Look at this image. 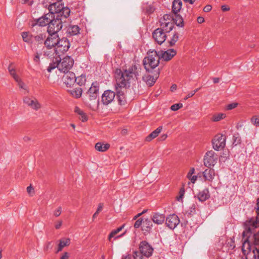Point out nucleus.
<instances>
[{
    "label": "nucleus",
    "instance_id": "obj_18",
    "mask_svg": "<svg viewBox=\"0 0 259 259\" xmlns=\"http://www.w3.org/2000/svg\"><path fill=\"white\" fill-rule=\"evenodd\" d=\"M99 84L97 81L92 83L87 94L91 100H95L97 98L99 94Z\"/></svg>",
    "mask_w": 259,
    "mask_h": 259
},
{
    "label": "nucleus",
    "instance_id": "obj_16",
    "mask_svg": "<svg viewBox=\"0 0 259 259\" xmlns=\"http://www.w3.org/2000/svg\"><path fill=\"white\" fill-rule=\"evenodd\" d=\"M158 54L160 57V59H162L164 61H168L176 56L177 52L174 49H168L165 51H161L158 52Z\"/></svg>",
    "mask_w": 259,
    "mask_h": 259
},
{
    "label": "nucleus",
    "instance_id": "obj_26",
    "mask_svg": "<svg viewBox=\"0 0 259 259\" xmlns=\"http://www.w3.org/2000/svg\"><path fill=\"white\" fill-rule=\"evenodd\" d=\"M80 28L78 25H70L67 30V33L70 36L76 35L79 33Z\"/></svg>",
    "mask_w": 259,
    "mask_h": 259
},
{
    "label": "nucleus",
    "instance_id": "obj_32",
    "mask_svg": "<svg viewBox=\"0 0 259 259\" xmlns=\"http://www.w3.org/2000/svg\"><path fill=\"white\" fill-rule=\"evenodd\" d=\"M68 92L73 97L75 98H79L82 95V90L80 88H77L73 90H68Z\"/></svg>",
    "mask_w": 259,
    "mask_h": 259
},
{
    "label": "nucleus",
    "instance_id": "obj_27",
    "mask_svg": "<svg viewBox=\"0 0 259 259\" xmlns=\"http://www.w3.org/2000/svg\"><path fill=\"white\" fill-rule=\"evenodd\" d=\"M162 130V126H159L155 130L150 134L147 137H146V140L148 142L151 141L152 140L154 139L158 136L159 134L161 132Z\"/></svg>",
    "mask_w": 259,
    "mask_h": 259
},
{
    "label": "nucleus",
    "instance_id": "obj_34",
    "mask_svg": "<svg viewBox=\"0 0 259 259\" xmlns=\"http://www.w3.org/2000/svg\"><path fill=\"white\" fill-rule=\"evenodd\" d=\"M153 225L152 222L148 219H143V229L147 231H150L152 229Z\"/></svg>",
    "mask_w": 259,
    "mask_h": 259
},
{
    "label": "nucleus",
    "instance_id": "obj_51",
    "mask_svg": "<svg viewBox=\"0 0 259 259\" xmlns=\"http://www.w3.org/2000/svg\"><path fill=\"white\" fill-rule=\"evenodd\" d=\"M238 105L237 103H232L227 105L226 109L228 110H231L235 108Z\"/></svg>",
    "mask_w": 259,
    "mask_h": 259
},
{
    "label": "nucleus",
    "instance_id": "obj_3",
    "mask_svg": "<svg viewBox=\"0 0 259 259\" xmlns=\"http://www.w3.org/2000/svg\"><path fill=\"white\" fill-rule=\"evenodd\" d=\"M74 64L73 59L70 56H66L62 60L60 56L53 57L52 62L47 68V71L51 72L53 69L57 68L59 71L63 73L69 72V70Z\"/></svg>",
    "mask_w": 259,
    "mask_h": 259
},
{
    "label": "nucleus",
    "instance_id": "obj_41",
    "mask_svg": "<svg viewBox=\"0 0 259 259\" xmlns=\"http://www.w3.org/2000/svg\"><path fill=\"white\" fill-rule=\"evenodd\" d=\"M16 81L17 82V84L20 88L25 90L27 93L29 92V89L28 87L25 84V83L22 81V80L19 78L18 79V80H16Z\"/></svg>",
    "mask_w": 259,
    "mask_h": 259
},
{
    "label": "nucleus",
    "instance_id": "obj_6",
    "mask_svg": "<svg viewBox=\"0 0 259 259\" xmlns=\"http://www.w3.org/2000/svg\"><path fill=\"white\" fill-rule=\"evenodd\" d=\"M62 21L61 18L55 19V15L52 17L50 23L48 27V33H57L62 28Z\"/></svg>",
    "mask_w": 259,
    "mask_h": 259
},
{
    "label": "nucleus",
    "instance_id": "obj_37",
    "mask_svg": "<svg viewBox=\"0 0 259 259\" xmlns=\"http://www.w3.org/2000/svg\"><path fill=\"white\" fill-rule=\"evenodd\" d=\"M175 17L174 18V21H175L176 24L180 27L184 26V21L181 16L179 15L175 14Z\"/></svg>",
    "mask_w": 259,
    "mask_h": 259
},
{
    "label": "nucleus",
    "instance_id": "obj_10",
    "mask_svg": "<svg viewBox=\"0 0 259 259\" xmlns=\"http://www.w3.org/2000/svg\"><path fill=\"white\" fill-rule=\"evenodd\" d=\"M59 35L57 33H49V35L44 41V45L48 49L56 48L58 42Z\"/></svg>",
    "mask_w": 259,
    "mask_h": 259
},
{
    "label": "nucleus",
    "instance_id": "obj_17",
    "mask_svg": "<svg viewBox=\"0 0 259 259\" xmlns=\"http://www.w3.org/2000/svg\"><path fill=\"white\" fill-rule=\"evenodd\" d=\"M179 223V218L175 214L169 215L165 219L166 225L171 229H175Z\"/></svg>",
    "mask_w": 259,
    "mask_h": 259
},
{
    "label": "nucleus",
    "instance_id": "obj_4",
    "mask_svg": "<svg viewBox=\"0 0 259 259\" xmlns=\"http://www.w3.org/2000/svg\"><path fill=\"white\" fill-rule=\"evenodd\" d=\"M159 60L160 57L156 51H149L147 56L143 60V64L145 69L148 71L149 68H156L159 63Z\"/></svg>",
    "mask_w": 259,
    "mask_h": 259
},
{
    "label": "nucleus",
    "instance_id": "obj_8",
    "mask_svg": "<svg viewBox=\"0 0 259 259\" xmlns=\"http://www.w3.org/2000/svg\"><path fill=\"white\" fill-rule=\"evenodd\" d=\"M226 138L225 135L217 134L212 140L213 148L216 151L223 149L226 145Z\"/></svg>",
    "mask_w": 259,
    "mask_h": 259
},
{
    "label": "nucleus",
    "instance_id": "obj_49",
    "mask_svg": "<svg viewBox=\"0 0 259 259\" xmlns=\"http://www.w3.org/2000/svg\"><path fill=\"white\" fill-rule=\"evenodd\" d=\"M103 209V204L100 203L99 204L98 207L96 210V211L95 212V213L93 215V219H94L97 217V216L99 214V212L102 211Z\"/></svg>",
    "mask_w": 259,
    "mask_h": 259
},
{
    "label": "nucleus",
    "instance_id": "obj_64",
    "mask_svg": "<svg viewBox=\"0 0 259 259\" xmlns=\"http://www.w3.org/2000/svg\"><path fill=\"white\" fill-rule=\"evenodd\" d=\"M256 212L257 215H259V198L257 199Z\"/></svg>",
    "mask_w": 259,
    "mask_h": 259
},
{
    "label": "nucleus",
    "instance_id": "obj_12",
    "mask_svg": "<svg viewBox=\"0 0 259 259\" xmlns=\"http://www.w3.org/2000/svg\"><path fill=\"white\" fill-rule=\"evenodd\" d=\"M139 250L142 255L147 257L151 256L153 251L152 247L146 241H143L140 243Z\"/></svg>",
    "mask_w": 259,
    "mask_h": 259
},
{
    "label": "nucleus",
    "instance_id": "obj_57",
    "mask_svg": "<svg viewBox=\"0 0 259 259\" xmlns=\"http://www.w3.org/2000/svg\"><path fill=\"white\" fill-rule=\"evenodd\" d=\"M62 223L63 222L62 220H58L57 222H56L55 224V229H59L62 225Z\"/></svg>",
    "mask_w": 259,
    "mask_h": 259
},
{
    "label": "nucleus",
    "instance_id": "obj_11",
    "mask_svg": "<svg viewBox=\"0 0 259 259\" xmlns=\"http://www.w3.org/2000/svg\"><path fill=\"white\" fill-rule=\"evenodd\" d=\"M166 32L158 28L153 32L152 37L155 42L159 45H161L166 40Z\"/></svg>",
    "mask_w": 259,
    "mask_h": 259
},
{
    "label": "nucleus",
    "instance_id": "obj_2",
    "mask_svg": "<svg viewBox=\"0 0 259 259\" xmlns=\"http://www.w3.org/2000/svg\"><path fill=\"white\" fill-rule=\"evenodd\" d=\"M242 251L246 259H259V249L254 245H259V232L252 236L251 228L246 227L242 233Z\"/></svg>",
    "mask_w": 259,
    "mask_h": 259
},
{
    "label": "nucleus",
    "instance_id": "obj_35",
    "mask_svg": "<svg viewBox=\"0 0 259 259\" xmlns=\"http://www.w3.org/2000/svg\"><path fill=\"white\" fill-rule=\"evenodd\" d=\"M226 117V114L223 113H219L213 114L211 118V120L213 122H218Z\"/></svg>",
    "mask_w": 259,
    "mask_h": 259
},
{
    "label": "nucleus",
    "instance_id": "obj_46",
    "mask_svg": "<svg viewBox=\"0 0 259 259\" xmlns=\"http://www.w3.org/2000/svg\"><path fill=\"white\" fill-rule=\"evenodd\" d=\"M183 107V104L182 103H178V104H175L171 106L170 109L172 111H177L179 109Z\"/></svg>",
    "mask_w": 259,
    "mask_h": 259
},
{
    "label": "nucleus",
    "instance_id": "obj_30",
    "mask_svg": "<svg viewBox=\"0 0 259 259\" xmlns=\"http://www.w3.org/2000/svg\"><path fill=\"white\" fill-rule=\"evenodd\" d=\"M95 147L96 150L98 151L105 152L110 148V145L108 143L103 144L99 142L96 144Z\"/></svg>",
    "mask_w": 259,
    "mask_h": 259
},
{
    "label": "nucleus",
    "instance_id": "obj_52",
    "mask_svg": "<svg viewBox=\"0 0 259 259\" xmlns=\"http://www.w3.org/2000/svg\"><path fill=\"white\" fill-rule=\"evenodd\" d=\"M62 212V207L61 206L58 207L56 210L54 211V215L56 217H59Z\"/></svg>",
    "mask_w": 259,
    "mask_h": 259
},
{
    "label": "nucleus",
    "instance_id": "obj_42",
    "mask_svg": "<svg viewBox=\"0 0 259 259\" xmlns=\"http://www.w3.org/2000/svg\"><path fill=\"white\" fill-rule=\"evenodd\" d=\"M245 225L251 226L252 228H256L259 226V221L257 219L254 221L253 219H251L245 223Z\"/></svg>",
    "mask_w": 259,
    "mask_h": 259
},
{
    "label": "nucleus",
    "instance_id": "obj_63",
    "mask_svg": "<svg viewBox=\"0 0 259 259\" xmlns=\"http://www.w3.org/2000/svg\"><path fill=\"white\" fill-rule=\"evenodd\" d=\"M197 22L199 24H201L204 22V18L203 17L199 16L197 18Z\"/></svg>",
    "mask_w": 259,
    "mask_h": 259
},
{
    "label": "nucleus",
    "instance_id": "obj_7",
    "mask_svg": "<svg viewBox=\"0 0 259 259\" xmlns=\"http://www.w3.org/2000/svg\"><path fill=\"white\" fill-rule=\"evenodd\" d=\"M218 158V154L213 151H207L203 159L204 165L208 167L214 166L217 162Z\"/></svg>",
    "mask_w": 259,
    "mask_h": 259
},
{
    "label": "nucleus",
    "instance_id": "obj_21",
    "mask_svg": "<svg viewBox=\"0 0 259 259\" xmlns=\"http://www.w3.org/2000/svg\"><path fill=\"white\" fill-rule=\"evenodd\" d=\"M58 241L59 243L55 251L56 253L61 251L64 247L68 246L70 243V239L69 238H63L60 239Z\"/></svg>",
    "mask_w": 259,
    "mask_h": 259
},
{
    "label": "nucleus",
    "instance_id": "obj_54",
    "mask_svg": "<svg viewBox=\"0 0 259 259\" xmlns=\"http://www.w3.org/2000/svg\"><path fill=\"white\" fill-rule=\"evenodd\" d=\"M41 54L36 53L34 57L33 60L35 62L39 64L40 63V58Z\"/></svg>",
    "mask_w": 259,
    "mask_h": 259
},
{
    "label": "nucleus",
    "instance_id": "obj_47",
    "mask_svg": "<svg viewBox=\"0 0 259 259\" xmlns=\"http://www.w3.org/2000/svg\"><path fill=\"white\" fill-rule=\"evenodd\" d=\"M133 256L134 259H142L143 255L140 251H135L133 252Z\"/></svg>",
    "mask_w": 259,
    "mask_h": 259
},
{
    "label": "nucleus",
    "instance_id": "obj_55",
    "mask_svg": "<svg viewBox=\"0 0 259 259\" xmlns=\"http://www.w3.org/2000/svg\"><path fill=\"white\" fill-rule=\"evenodd\" d=\"M52 241H48L46 243L45 247H44V250L45 251H48L49 249L52 248Z\"/></svg>",
    "mask_w": 259,
    "mask_h": 259
},
{
    "label": "nucleus",
    "instance_id": "obj_60",
    "mask_svg": "<svg viewBox=\"0 0 259 259\" xmlns=\"http://www.w3.org/2000/svg\"><path fill=\"white\" fill-rule=\"evenodd\" d=\"M194 172H195V168H191V169L190 170V171H189V172L187 174V178L189 179V178H190L191 177H192V175L194 173Z\"/></svg>",
    "mask_w": 259,
    "mask_h": 259
},
{
    "label": "nucleus",
    "instance_id": "obj_33",
    "mask_svg": "<svg viewBox=\"0 0 259 259\" xmlns=\"http://www.w3.org/2000/svg\"><path fill=\"white\" fill-rule=\"evenodd\" d=\"M8 70L10 74V75L12 76L14 79L16 81L18 80V79L19 78V76L17 74L15 68L13 66V63H11L8 66Z\"/></svg>",
    "mask_w": 259,
    "mask_h": 259
},
{
    "label": "nucleus",
    "instance_id": "obj_39",
    "mask_svg": "<svg viewBox=\"0 0 259 259\" xmlns=\"http://www.w3.org/2000/svg\"><path fill=\"white\" fill-rule=\"evenodd\" d=\"M159 21L165 22H174V18L171 15L165 14L160 19Z\"/></svg>",
    "mask_w": 259,
    "mask_h": 259
},
{
    "label": "nucleus",
    "instance_id": "obj_53",
    "mask_svg": "<svg viewBox=\"0 0 259 259\" xmlns=\"http://www.w3.org/2000/svg\"><path fill=\"white\" fill-rule=\"evenodd\" d=\"M143 221L142 219H139L135 223L134 227L135 228H139L141 225L143 226Z\"/></svg>",
    "mask_w": 259,
    "mask_h": 259
},
{
    "label": "nucleus",
    "instance_id": "obj_48",
    "mask_svg": "<svg viewBox=\"0 0 259 259\" xmlns=\"http://www.w3.org/2000/svg\"><path fill=\"white\" fill-rule=\"evenodd\" d=\"M251 122L256 126H259V117L254 116L251 118Z\"/></svg>",
    "mask_w": 259,
    "mask_h": 259
},
{
    "label": "nucleus",
    "instance_id": "obj_9",
    "mask_svg": "<svg viewBox=\"0 0 259 259\" xmlns=\"http://www.w3.org/2000/svg\"><path fill=\"white\" fill-rule=\"evenodd\" d=\"M53 16V14L47 13L40 18L34 20V22L32 23V26L35 27L38 26L40 27L46 26L49 25L52 17Z\"/></svg>",
    "mask_w": 259,
    "mask_h": 259
},
{
    "label": "nucleus",
    "instance_id": "obj_43",
    "mask_svg": "<svg viewBox=\"0 0 259 259\" xmlns=\"http://www.w3.org/2000/svg\"><path fill=\"white\" fill-rule=\"evenodd\" d=\"M179 36L178 34L177 33L174 34L172 38L168 41L169 46L172 47L174 46L176 42L178 40Z\"/></svg>",
    "mask_w": 259,
    "mask_h": 259
},
{
    "label": "nucleus",
    "instance_id": "obj_40",
    "mask_svg": "<svg viewBox=\"0 0 259 259\" xmlns=\"http://www.w3.org/2000/svg\"><path fill=\"white\" fill-rule=\"evenodd\" d=\"M125 225H123L117 229L113 230L109 235L108 239L111 241L112 238L114 237L117 233L120 232L124 228Z\"/></svg>",
    "mask_w": 259,
    "mask_h": 259
},
{
    "label": "nucleus",
    "instance_id": "obj_5",
    "mask_svg": "<svg viewBox=\"0 0 259 259\" xmlns=\"http://www.w3.org/2000/svg\"><path fill=\"white\" fill-rule=\"evenodd\" d=\"M70 48V43L67 38L63 37L59 38L56 48L53 50V54H55V57L60 56V53H63L67 52Z\"/></svg>",
    "mask_w": 259,
    "mask_h": 259
},
{
    "label": "nucleus",
    "instance_id": "obj_58",
    "mask_svg": "<svg viewBox=\"0 0 259 259\" xmlns=\"http://www.w3.org/2000/svg\"><path fill=\"white\" fill-rule=\"evenodd\" d=\"M27 191L30 195H32L34 194V188L31 185L27 188Z\"/></svg>",
    "mask_w": 259,
    "mask_h": 259
},
{
    "label": "nucleus",
    "instance_id": "obj_22",
    "mask_svg": "<svg viewBox=\"0 0 259 259\" xmlns=\"http://www.w3.org/2000/svg\"><path fill=\"white\" fill-rule=\"evenodd\" d=\"M151 220L154 223L157 225H161L164 223L165 217L163 214L154 212L151 217Z\"/></svg>",
    "mask_w": 259,
    "mask_h": 259
},
{
    "label": "nucleus",
    "instance_id": "obj_31",
    "mask_svg": "<svg viewBox=\"0 0 259 259\" xmlns=\"http://www.w3.org/2000/svg\"><path fill=\"white\" fill-rule=\"evenodd\" d=\"M70 10L68 7H65L63 6V9L61 10L60 13L59 15H57L56 17L59 18H61V19L64 18H68L70 15Z\"/></svg>",
    "mask_w": 259,
    "mask_h": 259
},
{
    "label": "nucleus",
    "instance_id": "obj_1",
    "mask_svg": "<svg viewBox=\"0 0 259 259\" xmlns=\"http://www.w3.org/2000/svg\"><path fill=\"white\" fill-rule=\"evenodd\" d=\"M142 69L139 64H134L128 68L116 69L115 79L116 81V91L118 103L121 105H124L126 100L122 88L127 89L131 84L138 80L142 75Z\"/></svg>",
    "mask_w": 259,
    "mask_h": 259
},
{
    "label": "nucleus",
    "instance_id": "obj_61",
    "mask_svg": "<svg viewBox=\"0 0 259 259\" xmlns=\"http://www.w3.org/2000/svg\"><path fill=\"white\" fill-rule=\"evenodd\" d=\"M211 9L212 7L211 5H206L205 7H204L203 11L205 12H208L211 11Z\"/></svg>",
    "mask_w": 259,
    "mask_h": 259
},
{
    "label": "nucleus",
    "instance_id": "obj_28",
    "mask_svg": "<svg viewBox=\"0 0 259 259\" xmlns=\"http://www.w3.org/2000/svg\"><path fill=\"white\" fill-rule=\"evenodd\" d=\"M74 112L79 115V119L82 122H85L88 120V118L86 114L81 110L79 107H75Z\"/></svg>",
    "mask_w": 259,
    "mask_h": 259
},
{
    "label": "nucleus",
    "instance_id": "obj_15",
    "mask_svg": "<svg viewBox=\"0 0 259 259\" xmlns=\"http://www.w3.org/2000/svg\"><path fill=\"white\" fill-rule=\"evenodd\" d=\"M115 93L111 90L105 91L101 97V102L104 105H108L114 100Z\"/></svg>",
    "mask_w": 259,
    "mask_h": 259
},
{
    "label": "nucleus",
    "instance_id": "obj_25",
    "mask_svg": "<svg viewBox=\"0 0 259 259\" xmlns=\"http://www.w3.org/2000/svg\"><path fill=\"white\" fill-rule=\"evenodd\" d=\"M203 176L205 180L212 181L215 176L214 170L212 168L206 169L203 171Z\"/></svg>",
    "mask_w": 259,
    "mask_h": 259
},
{
    "label": "nucleus",
    "instance_id": "obj_14",
    "mask_svg": "<svg viewBox=\"0 0 259 259\" xmlns=\"http://www.w3.org/2000/svg\"><path fill=\"white\" fill-rule=\"evenodd\" d=\"M63 83L67 87H71L75 82L76 80L75 74L72 72L65 73L63 78Z\"/></svg>",
    "mask_w": 259,
    "mask_h": 259
},
{
    "label": "nucleus",
    "instance_id": "obj_20",
    "mask_svg": "<svg viewBox=\"0 0 259 259\" xmlns=\"http://www.w3.org/2000/svg\"><path fill=\"white\" fill-rule=\"evenodd\" d=\"M63 6H64L59 1L50 5L49 7V13L53 14V15H55V14L57 15H59L63 9Z\"/></svg>",
    "mask_w": 259,
    "mask_h": 259
},
{
    "label": "nucleus",
    "instance_id": "obj_50",
    "mask_svg": "<svg viewBox=\"0 0 259 259\" xmlns=\"http://www.w3.org/2000/svg\"><path fill=\"white\" fill-rule=\"evenodd\" d=\"M154 10V8L151 5L147 6L146 8H145V11L148 14L152 13Z\"/></svg>",
    "mask_w": 259,
    "mask_h": 259
},
{
    "label": "nucleus",
    "instance_id": "obj_59",
    "mask_svg": "<svg viewBox=\"0 0 259 259\" xmlns=\"http://www.w3.org/2000/svg\"><path fill=\"white\" fill-rule=\"evenodd\" d=\"M69 256V253L67 252H64L61 256L60 259H68Z\"/></svg>",
    "mask_w": 259,
    "mask_h": 259
},
{
    "label": "nucleus",
    "instance_id": "obj_24",
    "mask_svg": "<svg viewBox=\"0 0 259 259\" xmlns=\"http://www.w3.org/2000/svg\"><path fill=\"white\" fill-rule=\"evenodd\" d=\"M159 23L160 27L159 28L166 33L170 32L174 27V22H165L159 21Z\"/></svg>",
    "mask_w": 259,
    "mask_h": 259
},
{
    "label": "nucleus",
    "instance_id": "obj_56",
    "mask_svg": "<svg viewBox=\"0 0 259 259\" xmlns=\"http://www.w3.org/2000/svg\"><path fill=\"white\" fill-rule=\"evenodd\" d=\"M23 4L27 5L28 6H31L34 1L33 0H21Z\"/></svg>",
    "mask_w": 259,
    "mask_h": 259
},
{
    "label": "nucleus",
    "instance_id": "obj_38",
    "mask_svg": "<svg viewBox=\"0 0 259 259\" xmlns=\"http://www.w3.org/2000/svg\"><path fill=\"white\" fill-rule=\"evenodd\" d=\"M76 80H75V82L79 85V86H82L84 84L86 78L84 75L81 74L80 76L76 77Z\"/></svg>",
    "mask_w": 259,
    "mask_h": 259
},
{
    "label": "nucleus",
    "instance_id": "obj_13",
    "mask_svg": "<svg viewBox=\"0 0 259 259\" xmlns=\"http://www.w3.org/2000/svg\"><path fill=\"white\" fill-rule=\"evenodd\" d=\"M23 101L26 105L35 111L38 110L41 108L40 104L34 98H30L26 96L24 97Z\"/></svg>",
    "mask_w": 259,
    "mask_h": 259
},
{
    "label": "nucleus",
    "instance_id": "obj_19",
    "mask_svg": "<svg viewBox=\"0 0 259 259\" xmlns=\"http://www.w3.org/2000/svg\"><path fill=\"white\" fill-rule=\"evenodd\" d=\"M159 73L160 72L159 70L158 71L156 72V73H155L154 75L152 76L149 74L145 75L143 76V80L148 86L151 87L154 85L157 79L158 78Z\"/></svg>",
    "mask_w": 259,
    "mask_h": 259
},
{
    "label": "nucleus",
    "instance_id": "obj_29",
    "mask_svg": "<svg viewBox=\"0 0 259 259\" xmlns=\"http://www.w3.org/2000/svg\"><path fill=\"white\" fill-rule=\"evenodd\" d=\"M182 3L181 0H174L172 3V10L174 14H177L181 9Z\"/></svg>",
    "mask_w": 259,
    "mask_h": 259
},
{
    "label": "nucleus",
    "instance_id": "obj_23",
    "mask_svg": "<svg viewBox=\"0 0 259 259\" xmlns=\"http://www.w3.org/2000/svg\"><path fill=\"white\" fill-rule=\"evenodd\" d=\"M195 197H197L200 202H204L210 197V194L208 188H205L200 191Z\"/></svg>",
    "mask_w": 259,
    "mask_h": 259
},
{
    "label": "nucleus",
    "instance_id": "obj_44",
    "mask_svg": "<svg viewBox=\"0 0 259 259\" xmlns=\"http://www.w3.org/2000/svg\"><path fill=\"white\" fill-rule=\"evenodd\" d=\"M185 188L184 187H182L179 192V195L177 196V200L179 201H182L183 199L185 194Z\"/></svg>",
    "mask_w": 259,
    "mask_h": 259
},
{
    "label": "nucleus",
    "instance_id": "obj_62",
    "mask_svg": "<svg viewBox=\"0 0 259 259\" xmlns=\"http://www.w3.org/2000/svg\"><path fill=\"white\" fill-rule=\"evenodd\" d=\"M221 9L223 12L228 11L230 10V8L227 5H223L221 7Z\"/></svg>",
    "mask_w": 259,
    "mask_h": 259
},
{
    "label": "nucleus",
    "instance_id": "obj_45",
    "mask_svg": "<svg viewBox=\"0 0 259 259\" xmlns=\"http://www.w3.org/2000/svg\"><path fill=\"white\" fill-rule=\"evenodd\" d=\"M45 37V35L41 33L35 36L34 37V39L36 41L39 43H42Z\"/></svg>",
    "mask_w": 259,
    "mask_h": 259
},
{
    "label": "nucleus",
    "instance_id": "obj_36",
    "mask_svg": "<svg viewBox=\"0 0 259 259\" xmlns=\"http://www.w3.org/2000/svg\"><path fill=\"white\" fill-rule=\"evenodd\" d=\"M21 36L24 41L28 44L32 42V35L28 32H23Z\"/></svg>",
    "mask_w": 259,
    "mask_h": 259
}]
</instances>
